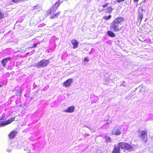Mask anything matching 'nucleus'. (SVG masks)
I'll return each instance as SVG.
<instances>
[{"label": "nucleus", "mask_w": 153, "mask_h": 153, "mask_svg": "<svg viewBox=\"0 0 153 153\" xmlns=\"http://www.w3.org/2000/svg\"><path fill=\"white\" fill-rule=\"evenodd\" d=\"M144 15H138L137 17L138 22L141 23L143 19V16Z\"/></svg>", "instance_id": "nucleus-17"}, {"label": "nucleus", "mask_w": 153, "mask_h": 153, "mask_svg": "<svg viewBox=\"0 0 153 153\" xmlns=\"http://www.w3.org/2000/svg\"><path fill=\"white\" fill-rule=\"evenodd\" d=\"M72 83H73V79L70 78L67 79L64 82L63 86L65 87H68L70 86Z\"/></svg>", "instance_id": "nucleus-6"}, {"label": "nucleus", "mask_w": 153, "mask_h": 153, "mask_svg": "<svg viewBox=\"0 0 153 153\" xmlns=\"http://www.w3.org/2000/svg\"><path fill=\"white\" fill-rule=\"evenodd\" d=\"M146 12V10L143 9L141 6L138 7V14L144 15Z\"/></svg>", "instance_id": "nucleus-11"}, {"label": "nucleus", "mask_w": 153, "mask_h": 153, "mask_svg": "<svg viewBox=\"0 0 153 153\" xmlns=\"http://www.w3.org/2000/svg\"><path fill=\"white\" fill-rule=\"evenodd\" d=\"M125 0H117L116 1L118 3H120L121 2L123 1H124Z\"/></svg>", "instance_id": "nucleus-27"}, {"label": "nucleus", "mask_w": 153, "mask_h": 153, "mask_svg": "<svg viewBox=\"0 0 153 153\" xmlns=\"http://www.w3.org/2000/svg\"><path fill=\"white\" fill-rule=\"evenodd\" d=\"M136 5H137V4Z\"/></svg>", "instance_id": "nucleus-38"}, {"label": "nucleus", "mask_w": 153, "mask_h": 153, "mask_svg": "<svg viewBox=\"0 0 153 153\" xmlns=\"http://www.w3.org/2000/svg\"><path fill=\"white\" fill-rule=\"evenodd\" d=\"M62 2L63 0H58L48 10V13H49V14H51V18L56 19L60 15L61 13L60 11L58 12L57 13L55 12Z\"/></svg>", "instance_id": "nucleus-2"}, {"label": "nucleus", "mask_w": 153, "mask_h": 153, "mask_svg": "<svg viewBox=\"0 0 153 153\" xmlns=\"http://www.w3.org/2000/svg\"><path fill=\"white\" fill-rule=\"evenodd\" d=\"M39 11L41 9H42V8H41V7L40 8L39 7Z\"/></svg>", "instance_id": "nucleus-33"}, {"label": "nucleus", "mask_w": 153, "mask_h": 153, "mask_svg": "<svg viewBox=\"0 0 153 153\" xmlns=\"http://www.w3.org/2000/svg\"><path fill=\"white\" fill-rule=\"evenodd\" d=\"M4 18V15L0 11V19H1Z\"/></svg>", "instance_id": "nucleus-22"}, {"label": "nucleus", "mask_w": 153, "mask_h": 153, "mask_svg": "<svg viewBox=\"0 0 153 153\" xmlns=\"http://www.w3.org/2000/svg\"><path fill=\"white\" fill-rule=\"evenodd\" d=\"M144 0V2H145V1L146 0Z\"/></svg>", "instance_id": "nucleus-36"}, {"label": "nucleus", "mask_w": 153, "mask_h": 153, "mask_svg": "<svg viewBox=\"0 0 153 153\" xmlns=\"http://www.w3.org/2000/svg\"><path fill=\"white\" fill-rule=\"evenodd\" d=\"M75 107L72 105L69 107L66 110H64V111L67 113H72L75 110Z\"/></svg>", "instance_id": "nucleus-8"}, {"label": "nucleus", "mask_w": 153, "mask_h": 153, "mask_svg": "<svg viewBox=\"0 0 153 153\" xmlns=\"http://www.w3.org/2000/svg\"><path fill=\"white\" fill-rule=\"evenodd\" d=\"M50 63L49 60L48 59L45 60L43 59L39 62V66L45 67Z\"/></svg>", "instance_id": "nucleus-5"}, {"label": "nucleus", "mask_w": 153, "mask_h": 153, "mask_svg": "<svg viewBox=\"0 0 153 153\" xmlns=\"http://www.w3.org/2000/svg\"><path fill=\"white\" fill-rule=\"evenodd\" d=\"M2 86L1 84H0V88L2 87Z\"/></svg>", "instance_id": "nucleus-34"}, {"label": "nucleus", "mask_w": 153, "mask_h": 153, "mask_svg": "<svg viewBox=\"0 0 153 153\" xmlns=\"http://www.w3.org/2000/svg\"><path fill=\"white\" fill-rule=\"evenodd\" d=\"M125 21V19L123 17L119 16L116 17L110 23V29L114 31H119L121 30L120 25Z\"/></svg>", "instance_id": "nucleus-1"}, {"label": "nucleus", "mask_w": 153, "mask_h": 153, "mask_svg": "<svg viewBox=\"0 0 153 153\" xmlns=\"http://www.w3.org/2000/svg\"><path fill=\"white\" fill-rule=\"evenodd\" d=\"M17 133V132L15 130L11 131L9 134V138H14L16 135Z\"/></svg>", "instance_id": "nucleus-12"}, {"label": "nucleus", "mask_w": 153, "mask_h": 153, "mask_svg": "<svg viewBox=\"0 0 153 153\" xmlns=\"http://www.w3.org/2000/svg\"><path fill=\"white\" fill-rule=\"evenodd\" d=\"M114 9L111 6H110L107 8V12L110 14L112 13V10Z\"/></svg>", "instance_id": "nucleus-18"}, {"label": "nucleus", "mask_w": 153, "mask_h": 153, "mask_svg": "<svg viewBox=\"0 0 153 153\" xmlns=\"http://www.w3.org/2000/svg\"><path fill=\"white\" fill-rule=\"evenodd\" d=\"M36 46H37V44H34L33 45V46L30 47V48H33V47H35Z\"/></svg>", "instance_id": "nucleus-28"}, {"label": "nucleus", "mask_w": 153, "mask_h": 153, "mask_svg": "<svg viewBox=\"0 0 153 153\" xmlns=\"http://www.w3.org/2000/svg\"><path fill=\"white\" fill-rule=\"evenodd\" d=\"M126 143H124L123 142H119L118 144V147H119L120 149H125L126 144Z\"/></svg>", "instance_id": "nucleus-16"}, {"label": "nucleus", "mask_w": 153, "mask_h": 153, "mask_svg": "<svg viewBox=\"0 0 153 153\" xmlns=\"http://www.w3.org/2000/svg\"><path fill=\"white\" fill-rule=\"evenodd\" d=\"M120 149L119 147L114 146L112 152V153H120Z\"/></svg>", "instance_id": "nucleus-13"}, {"label": "nucleus", "mask_w": 153, "mask_h": 153, "mask_svg": "<svg viewBox=\"0 0 153 153\" xmlns=\"http://www.w3.org/2000/svg\"><path fill=\"white\" fill-rule=\"evenodd\" d=\"M45 25L44 23H42V24H41L40 25H39V28H41L43 27L44 26H45Z\"/></svg>", "instance_id": "nucleus-23"}, {"label": "nucleus", "mask_w": 153, "mask_h": 153, "mask_svg": "<svg viewBox=\"0 0 153 153\" xmlns=\"http://www.w3.org/2000/svg\"><path fill=\"white\" fill-rule=\"evenodd\" d=\"M15 117H12L6 121H3L1 122L0 123V126H3L11 123L15 120Z\"/></svg>", "instance_id": "nucleus-4"}, {"label": "nucleus", "mask_w": 153, "mask_h": 153, "mask_svg": "<svg viewBox=\"0 0 153 153\" xmlns=\"http://www.w3.org/2000/svg\"><path fill=\"white\" fill-rule=\"evenodd\" d=\"M105 140L106 142L107 143H109L111 141V139L109 137H105Z\"/></svg>", "instance_id": "nucleus-19"}, {"label": "nucleus", "mask_w": 153, "mask_h": 153, "mask_svg": "<svg viewBox=\"0 0 153 153\" xmlns=\"http://www.w3.org/2000/svg\"><path fill=\"white\" fill-rule=\"evenodd\" d=\"M45 19V16H44L42 18V19H40V20H44Z\"/></svg>", "instance_id": "nucleus-31"}, {"label": "nucleus", "mask_w": 153, "mask_h": 153, "mask_svg": "<svg viewBox=\"0 0 153 153\" xmlns=\"http://www.w3.org/2000/svg\"><path fill=\"white\" fill-rule=\"evenodd\" d=\"M111 15H109L108 16H105L103 17V19H105V20H109L111 18Z\"/></svg>", "instance_id": "nucleus-21"}, {"label": "nucleus", "mask_w": 153, "mask_h": 153, "mask_svg": "<svg viewBox=\"0 0 153 153\" xmlns=\"http://www.w3.org/2000/svg\"><path fill=\"white\" fill-rule=\"evenodd\" d=\"M124 83H125V81H123L122 82V84H123V85L124 86H126V85L124 84Z\"/></svg>", "instance_id": "nucleus-29"}, {"label": "nucleus", "mask_w": 153, "mask_h": 153, "mask_svg": "<svg viewBox=\"0 0 153 153\" xmlns=\"http://www.w3.org/2000/svg\"><path fill=\"white\" fill-rule=\"evenodd\" d=\"M71 43L73 45V48H77L79 45L78 42L76 40H73L71 41Z\"/></svg>", "instance_id": "nucleus-14"}, {"label": "nucleus", "mask_w": 153, "mask_h": 153, "mask_svg": "<svg viewBox=\"0 0 153 153\" xmlns=\"http://www.w3.org/2000/svg\"><path fill=\"white\" fill-rule=\"evenodd\" d=\"M84 60L85 61H86V62H88L89 61V60L88 58L87 57H85L84 58Z\"/></svg>", "instance_id": "nucleus-26"}, {"label": "nucleus", "mask_w": 153, "mask_h": 153, "mask_svg": "<svg viewBox=\"0 0 153 153\" xmlns=\"http://www.w3.org/2000/svg\"><path fill=\"white\" fill-rule=\"evenodd\" d=\"M122 132V128L120 126L118 127V128L116 130L115 132L114 133V132H113V134L118 135L120 134Z\"/></svg>", "instance_id": "nucleus-9"}, {"label": "nucleus", "mask_w": 153, "mask_h": 153, "mask_svg": "<svg viewBox=\"0 0 153 153\" xmlns=\"http://www.w3.org/2000/svg\"><path fill=\"white\" fill-rule=\"evenodd\" d=\"M138 1H139V0H133V1L134 2L137 3L138 2Z\"/></svg>", "instance_id": "nucleus-30"}, {"label": "nucleus", "mask_w": 153, "mask_h": 153, "mask_svg": "<svg viewBox=\"0 0 153 153\" xmlns=\"http://www.w3.org/2000/svg\"><path fill=\"white\" fill-rule=\"evenodd\" d=\"M44 29H45V28H44L43 29H39V30H44Z\"/></svg>", "instance_id": "nucleus-32"}, {"label": "nucleus", "mask_w": 153, "mask_h": 153, "mask_svg": "<svg viewBox=\"0 0 153 153\" xmlns=\"http://www.w3.org/2000/svg\"><path fill=\"white\" fill-rule=\"evenodd\" d=\"M138 135L142 140L146 142L147 140V132L145 131H140L138 129L137 131Z\"/></svg>", "instance_id": "nucleus-3"}, {"label": "nucleus", "mask_w": 153, "mask_h": 153, "mask_svg": "<svg viewBox=\"0 0 153 153\" xmlns=\"http://www.w3.org/2000/svg\"><path fill=\"white\" fill-rule=\"evenodd\" d=\"M86 127H87V128H88V127L87 126ZM88 128H89V129H90V128H89V127H88Z\"/></svg>", "instance_id": "nucleus-37"}, {"label": "nucleus", "mask_w": 153, "mask_h": 153, "mask_svg": "<svg viewBox=\"0 0 153 153\" xmlns=\"http://www.w3.org/2000/svg\"><path fill=\"white\" fill-rule=\"evenodd\" d=\"M107 35L113 38L115 36V35L112 31L108 30L107 33Z\"/></svg>", "instance_id": "nucleus-15"}, {"label": "nucleus", "mask_w": 153, "mask_h": 153, "mask_svg": "<svg viewBox=\"0 0 153 153\" xmlns=\"http://www.w3.org/2000/svg\"><path fill=\"white\" fill-rule=\"evenodd\" d=\"M45 15V13H44V15Z\"/></svg>", "instance_id": "nucleus-35"}, {"label": "nucleus", "mask_w": 153, "mask_h": 153, "mask_svg": "<svg viewBox=\"0 0 153 153\" xmlns=\"http://www.w3.org/2000/svg\"><path fill=\"white\" fill-rule=\"evenodd\" d=\"M11 60V58L10 57H8L7 58H5L1 61V63L3 66L5 67L6 65L7 62Z\"/></svg>", "instance_id": "nucleus-7"}, {"label": "nucleus", "mask_w": 153, "mask_h": 153, "mask_svg": "<svg viewBox=\"0 0 153 153\" xmlns=\"http://www.w3.org/2000/svg\"><path fill=\"white\" fill-rule=\"evenodd\" d=\"M22 90L21 89H18L16 90V95L17 96L20 95L22 93Z\"/></svg>", "instance_id": "nucleus-20"}, {"label": "nucleus", "mask_w": 153, "mask_h": 153, "mask_svg": "<svg viewBox=\"0 0 153 153\" xmlns=\"http://www.w3.org/2000/svg\"><path fill=\"white\" fill-rule=\"evenodd\" d=\"M125 149L128 150L129 151H131L133 149V146H131L128 143H126V144Z\"/></svg>", "instance_id": "nucleus-10"}, {"label": "nucleus", "mask_w": 153, "mask_h": 153, "mask_svg": "<svg viewBox=\"0 0 153 153\" xmlns=\"http://www.w3.org/2000/svg\"><path fill=\"white\" fill-rule=\"evenodd\" d=\"M21 1H23V0H12V1L14 3H17Z\"/></svg>", "instance_id": "nucleus-24"}, {"label": "nucleus", "mask_w": 153, "mask_h": 153, "mask_svg": "<svg viewBox=\"0 0 153 153\" xmlns=\"http://www.w3.org/2000/svg\"><path fill=\"white\" fill-rule=\"evenodd\" d=\"M108 4H109L108 3H107L103 5L102 6V7L103 8L107 7L108 6Z\"/></svg>", "instance_id": "nucleus-25"}]
</instances>
